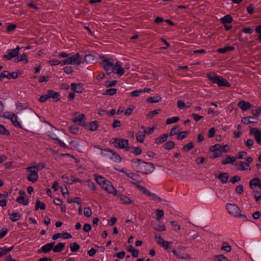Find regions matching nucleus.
I'll list each match as a JSON object with an SVG mask.
<instances>
[{"instance_id": "nucleus-1", "label": "nucleus", "mask_w": 261, "mask_h": 261, "mask_svg": "<svg viewBox=\"0 0 261 261\" xmlns=\"http://www.w3.org/2000/svg\"><path fill=\"white\" fill-rule=\"evenodd\" d=\"M132 163L135 171L144 174L151 173L155 168L152 163L144 162L141 159H133Z\"/></svg>"}, {"instance_id": "nucleus-2", "label": "nucleus", "mask_w": 261, "mask_h": 261, "mask_svg": "<svg viewBox=\"0 0 261 261\" xmlns=\"http://www.w3.org/2000/svg\"><path fill=\"white\" fill-rule=\"evenodd\" d=\"M208 79L213 83L217 84L219 86H225L229 87L230 86V83L225 79L215 75L213 72H210L207 74Z\"/></svg>"}, {"instance_id": "nucleus-3", "label": "nucleus", "mask_w": 261, "mask_h": 261, "mask_svg": "<svg viewBox=\"0 0 261 261\" xmlns=\"http://www.w3.org/2000/svg\"><path fill=\"white\" fill-rule=\"evenodd\" d=\"M27 170L29 172L27 177L28 180L32 182H36L38 178V167L34 166L28 167L27 168Z\"/></svg>"}, {"instance_id": "nucleus-4", "label": "nucleus", "mask_w": 261, "mask_h": 261, "mask_svg": "<svg viewBox=\"0 0 261 261\" xmlns=\"http://www.w3.org/2000/svg\"><path fill=\"white\" fill-rule=\"evenodd\" d=\"M113 143L115 147L119 149L125 148L126 150H130V147H128V141L125 139H113Z\"/></svg>"}, {"instance_id": "nucleus-5", "label": "nucleus", "mask_w": 261, "mask_h": 261, "mask_svg": "<svg viewBox=\"0 0 261 261\" xmlns=\"http://www.w3.org/2000/svg\"><path fill=\"white\" fill-rule=\"evenodd\" d=\"M103 60H102V65L105 71L108 74L112 73V71L114 65V61L112 59L109 58L107 59L104 57H102Z\"/></svg>"}, {"instance_id": "nucleus-6", "label": "nucleus", "mask_w": 261, "mask_h": 261, "mask_svg": "<svg viewBox=\"0 0 261 261\" xmlns=\"http://www.w3.org/2000/svg\"><path fill=\"white\" fill-rule=\"evenodd\" d=\"M210 151L213 153V156L210 157L212 159H216L222 156V146L219 144H216L211 147Z\"/></svg>"}, {"instance_id": "nucleus-7", "label": "nucleus", "mask_w": 261, "mask_h": 261, "mask_svg": "<svg viewBox=\"0 0 261 261\" xmlns=\"http://www.w3.org/2000/svg\"><path fill=\"white\" fill-rule=\"evenodd\" d=\"M226 209L228 212L231 215L237 217H239L240 216V209L236 204L227 203L226 204Z\"/></svg>"}, {"instance_id": "nucleus-8", "label": "nucleus", "mask_w": 261, "mask_h": 261, "mask_svg": "<svg viewBox=\"0 0 261 261\" xmlns=\"http://www.w3.org/2000/svg\"><path fill=\"white\" fill-rule=\"evenodd\" d=\"M20 49V48L18 46H17L15 49H9L8 50V54L7 55H5L3 57L7 60H10L12 58L18 56Z\"/></svg>"}, {"instance_id": "nucleus-9", "label": "nucleus", "mask_w": 261, "mask_h": 261, "mask_svg": "<svg viewBox=\"0 0 261 261\" xmlns=\"http://www.w3.org/2000/svg\"><path fill=\"white\" fill-rule=\"evenodd\" d=\"M252 162V158L249 156L246 159V162H241L240 164L237 167V169L238 170H250L249 168V164Z\"/></svg>"}, {"instance_id": "nucleus-10", "label": "nucleus", "mask_w": 261, "mask_h": 261, "mask_svg": "<svg viewBox=\"0 0 261 261\" xmlns=\"http://www.w3.org/2000/svg\"><path fill=\"white\" fill-rule=\"evenodd\" d=\"M250 135H253L256 142L261 145V131L256 128L250 127Z\"/></svg>"}, {"instance_id": "nucleus-11", "label": "nucleus", "mask_w": 261, "mask_h": 261, "mask_svg": "<svg viewBox=\"0 0 261 261\" xmlns=\"http://www.w3.org/2000/svg\"><path fill=\"white\" fill-rule=\"evenodd\" d=\"M5 117L10 119L11 120L12 124L15 126L18 127L20 128H23L20 123L17 121V116L16 114H15L14 113L9 114L8 116H5Z\"/></svg>"}, {"instance_id": "nucleus-12", "label": "nucleus", "mask_w": 261, "mask_h": 261, "mask_svg": "<svg viewBox=\"0 0 261 261\" xmlns=\"http://www.w3.org/2000/svg\"><path fill=\"white\" fill-rule=\"evenodd\" d=\"M115 71H116V73L119 76H121L124 73L125 70L121 67V63L120 62H116V64L113 65L112 72H114Z\"/></svg>"}, {"instance_id": "nucleus-13", "label": "nucleus", "mask_w": 261, "mask_h": 261, "mask_svg": "<svg viewBox=\"0 0 261 261\" xmlns=\"http://www.w3.org/2000/svg\"><path fill=\"white\" fill-rule=\"evenodd\" d=\"M55 242H51L49 243H47L44 246H43L39 250H38V252L41 253H47L51 251L52 249L53 250V247L55 245Z\"/></svg>"}, {"instance_id": "nucleus-14", "label": "nucleus", "mask_w": 261, "mask_h": 261, "mask_svg": "<svg viewBox=\"0 0 261 261\" xmlns=\"http://www.w3.org/2000/svg\"><path fill=\"white\" fill-rule=\"evenodd\" d=\"M68 59L69 61H71L70 64L80 65L81 64V62L80 59V55L78 53L68 58Z\"/></svg>"}, {"instance_id": "nucleus-15", "label": "nucleus", "mask_w": 261, "mask_h": 261, "mask_svg": "<svg viewBox=\"0 0 261 261\" xmlns=\"http://www.w3.org/2000/svg\"><path fill=\"white\" fill-rule=\"evenodd\" d=\"M105 150L110 152L112 154V156L110 157L111 160L114 161L115 162H120L121 161V158L117 152L108 149H106Z\"/></svg>"}, {"instance_id": "nucleus-16", "label": "nucleus", "mask_w": 261, "mask_h": 261, "mask_svg": "<svg viewBox=\"0 0 261 261\" xmlns=\"http://www.w3.org/2000/svg\"><path fill=\"white\" fill-rule=\"evenodd\" d=\"M226 158H223L222 160V164L223 165H226L228 164H233L236 162V158L234 156H231L229 155H226Z\"/></svg>"}, {"instance_id": "nucleus-17", "label": "nucleus", "mask_w": 261, "mask_h": 261, "mask_svg": "<svg viewBox=\"0 0 261 261\" xmlns=\"http://www.w3.org/2000/svg\"><path fill=\"white\" fill-rule=\"evenodd\" d=\"M85 118V115L83 114H79L77 117L74 118L73 120V121L74 123H77L78 124L81 126L85 125V122L84 121V119Z\"/></svg>"}, {"instance_id": "nucleus-18", "label": "nucleus", "mask_w": 261, "mask_h": 261, "mask_svg": "<svg viewBox=\"0 0 261 261\" xmlns=\"http://www.w3.org/2000/svg\"><path fill=\"white\" fill-rule=\"evenodd\" d=\"M238 107L243 111H246L251 108V104L247 101L241 100L238 104Z\"/></svg>"}, {"instance_id": "nucleus-19", "label": "nucleus", "mask_w": 261, "mask_h": 261, "mask_svg": "<svg viewBox=\"0 0 261 261\" xmlns=\"http://www.w3.org/2000/svg\"><path fill=\"white\" fill-rule=\"evenodd\" d=\"M216 177L220 179L222 183L225 184L228 180L229 175L227 172H223L220 173Z\"/></svg>"}, {"instance_id": "nucleus-20", "label": "nucleus", "mask_w": 261, "mask_h": 261, "mask_svg": "<svg viewBox=\"0 0 261 261\" xmlns=\"http://www.w3.org/2000/svg\"><path fill=\"white\" fill-rule=\"evenodd\" d=\"M118 198L124 204H129L133 202V201L129 197L123 194H119Z\"/></svg>"}, {"instance_id": "nucleus-21", "label": "nucleus", "mask_w": 261, "mask_h": 261, "mask_svg": "<svg viewBox=\"0 0 261 261\" xmlns=\"http://www.w3.org/2000/svg\"><path fill=\"white\" fill-rule=\"evenodd\" d=\"M168 137V135L167 134L162 135L155 139V143L159 144L165 142L167 140Z\"/></svg>"}, {"instance_id": "nucleus-22", "label": "nucleus", "mask_w": 261, "mask_h": 261, "mask_svg": "<svg viewBox=\"0 0 261 261\" xmlns=\"http://www.w3.org/2000/svg\"><path fill=\"white\" fill-rule=\"evenodd\" d=\"M71 89L76 93H82L83 88L81 84L72 83L71 85Z\"/></svg>"}, {"instance_id": "nucleus-23", "label": "nucleus", "mask_w": 261, "mask_h": 261, "mask_svg": "<svg viewBox=\"0 0 261 261\" xmlns=\"http://www.w3.org/2000/svg\"><path fill=\"white\" fill-rule=\"evenodd\" d=\"M260 180L258 178H254L249 181V186L251 189H253L260 185Z\"/></svg>"}, {"instance_id": "nucleus-24", "label": "nucleus", "mask_w": 261, "mask_h": 261, "mask_svg": "<svg viewBox=\"0 0 261 261\" xmlns=\"http://www.w3.org/2000/svg\"><path fill=\"white\" fill-rule=\"evenodd\" d=\"M47 93H48L49 98H53V99H56V101H58L59 100V93L55 92L52 90H48L47 91Z\"/></svg>"}, {"instance_id": "nucleus-25", "label": "nucleus", "mask_w": 261, "mask_h": 261, "mask_svg": "<svg viewBox=\"0 0 261 261\" xmlns=\"http://www.w3.org/2000/svg\"><path fill=\"white\" fill-rule=\"evenodd\" d=\"M159 223H160V221H158V223H152V225L153 226V228L159 231L166 230V227H165V225L163 224V225H161L159 224Z\"/></svg>"}, {"instance_id": "nucleus-26", "label": "nucleus", "mask_w": 261, "mask_h": 261, "mask_svg": "<svg viewBox=\"0 0 261 261\" xmlns=\"http://www.w3.org/2000/svg\"><path fill=\"white\" fill-rule=\"evenodd\" d=\"M65 244L63 243H59L55 247H53V251L54 252H60L65 247Z\"/></svg>"}, {"instance_id": "nucleus-27", "label": "nucleus", "mask_w": 261, "mask_h": 261, "mask_svg": "<svg viewBox=\"0 0 261 261\" xmlns=\"http://www.w3.org/2000/svg\"><path fill=\"white\" fill-rule=\"evenodd\" d=\"M234 49V47L231 46H227L223 48H220L217 49V52L220 54H224L229 51H232Z\"/></svg>"}, {"instance_id": "nucleus-28", "label": "nucleus", "mask_w": 261, "mask_h": 261, "mask_svg": "<svg viewBox=\"0 0 261 261\" xmlns=\"http://www.w3.org/2000/svg\"><path fill=\"white\" fill-rule=\"evenodd\" d=\"M62 178L64 182L67 184L71 185L73 183L74 177L72 176H68L64 175L62 176Z\"/></svg>"}, {"instance_id": "nucleus-29", "label": "nucleus", "mask_w": 261, "mask_h": 261, "mask_svg": "<svg viewBox=\"0 0 261 261\" xmlns=\"http://www.w3.org/2000/svg\"><path fill=\"white\" fill-rule=\"evenodd\" d=\"M27 55L25 54H22L20 56H17V57L14 60L15 63H17L20 61H24L25 63H28Z\"/></svg>"}, {"instance_id": "nucleus-30", "label": "nucleus", "mask_w": 261, "mask_h": 261, "mask_svg": "<svg viewBox=\"0 0 261 261\" xmlns=\"http://www.w3.org/2000/svg\"><path fill=\"white\" fill-rule=\"evenodd\" d=\"M161 99V97L158 95L155 96L150 97L146 99V101L149 103H156L160 101Z\"/></svg>"}, {"instance_id": "nucleus-31", "label": "nucleus", "mask_w": 261, "mask_h": 261, "mask_svg": "<svg viewBox=\"0 0 261 261\" xmlns=\"http://www.w3.org/2000/svg\"><path fill=\"white\" fill-rule=\"evenodd\" d=\"M253 118H252L251 116L248 117H244L242 118V122L245 124H247L251 123H255L257 122V119L255 118V120H253Z\"/></svg>"}, {"instance_id": "nucleus-32", "label": "nucleus", "mask_w": 261, "mask_h": 261, "mask_svg": "<svg viewBox=\"0 0 261 261\" xmlns=\"http://www.w3.org/2000/svg\"><path fill=\"white\" fill-rule=\"evenodd\" d=\"M10 216V219L12 222H15L17 220H18L20 218V215L18 213H13L11 214H9Z\"/></svg>"}, {"instance_id": "nucleus-33", "label": "nucleus", "mask_w": 261, "mask_h": 261, "mask_svg": "<svg viewBox=\"0 0 261 261\" xmlns=\"http://www.w3.org/2000/svg\"><path fill=\"white\" fill-rule=\"evenodd\" d=\"M16 201L18 203H22L24 205H27L28 204L29 199H25L23 196H20L17 198Z\"/></svg>"}, {"instance_id": "nucleus-34", "label": "nucleus", "mask_w": 261, "mask_h": 261, "mask_svg": "<svg viewBox=\"0 0 261 261\" xmlns=\"http://www.w3.org/2000/svg\"><path fill=\"white\" fill-rule=\"evenodd\" d=\"M40 208L41 210H44L45 209V204L41 202L39 199H37L36 201L35 204V211Z\"/></svg>"}, {"instance_id": "nucleus-35", "label": "nucleus", "mask_w": 261, "mask_h": 261, "mask_svg": "<svg viewBox=\"0 0 261 261\" xmlns=\"http://www.w3.org/2000/svg\"><path fill=\"white\" fill-rule=\"evenodd\" d=\"M232 17L230 15H227L221 19V20L223 24L230 23L232 21Z\"/></svg>"}, {"instance_id": "nucleus-36", "label": "nucleus", "mask_w": 261, "mask_h": 261, "mask_svg": "<svg viewBox=\"0 0 261 261\" xmlns=\"http://www.w3.org/2000/svg\"><path fill=\"white\" fill-rule=\"evenodd\" d=\"M145 137V134L144 132L141 131H139L136 136L137 140L140 143H142L144 141Z\"/></svg>"}, {"instance_id": "nucleus-37", "label": "nucleus", "mask_w": 261, "mask_h": 261, "mask_svg": "<svg viewBox=\"0 0 261 261\" xmlns=\"http://www.w3.org/2000/svg\"><path fill=\"white\" fill-rule=\"evenodd\" d=\"M154 238L158 244L161 246H164V244L166 243L165 241L162 238L160 235H158L157 233L154 234Z\"/></svg>"}, {"instance_id": "nucleus-38", "label": "nucleus", "mask_w": 261, "mask_h": 261, "mask_svg": "<svg viewBox=\"0 0 261 261\" xmlns=\"http://www.w3.org/2000/svg\"><path fill=\"white\" fill-rule=\"evenodd\" d=\"M97 121H93L89 123V126L88 127V129L90 130L94 131L97 129Z\"/></svg>"}, {"instance_id": "nucleus-39", "label": "nucleus", "mask_w": 261, "mask_h": 261, "mask_svg": "<svg viewBox=\"0 0 261 261\" xmlns=\"http://www.w3.org/2000/svg\"><path fill=\"white\" fill-rule=\"evenodd\" d=\"M70 250L74 252L79 250L80 246L75 242L71 243L70 245Z\"/></svg>"}, {"instance_id": "nucleus-40", "label": "nucleus", "mask_w": 261, "mask_h": 261, "mask_svg": "<svg viewBox=\"0 0 261 261\" xmlns=\"http://www.w3.org/2000/svg\"><path fill=\"white\" fill-rule=\"evenodd\" d=\"M0 134L5 136H9L10 132L2 124H0Z\"/></svg>"}, {"instance_id": "nucleus-41", "label": "nucleus", "mask_w": 261, "mask_h": 261, "mask_svg": "<svg viewBox=\"0 0 261 261\" xmlns=\"http://www.w3.org/2000/svg\"><path fill=\"white\" fill-rule=\"evenodd\" d=\"M221 249L227 252H229L231 250V247L227 242H225L222 243Z\"/></svg>"}, {"instance_id": "nucleus-42", "label": "nucleus", "mask_w": 261, "mask_h": 261, "mask_svg": "<svg viewBox=\"0 0 261 261\" xmlns=\"http://www.w3.org/2000/svg\"><path fill=\"white\" fill-rule=\"evenodd\" d=\"M106 191H107L109 193L112 194L114 195H117V191L112 184L109 186Z\"/></svg>"}, {"instance_id": "nucleus-43", "label": "nucleus", "mask_w": 261, "mask_h": 261, "mask_svg": "<svg viewBox=\"0 0 261 261\" xmlns=\"http://www.w3.org/2000/svg\"><path fill=\"white\" fill-rule=\"evenodd\" d=\"M13 247H11L10 248H0V257L5 255L8 252L11 251L13 249Z\"/></svg>"}, {"instance_id": "nucleus-44", "label": "nucleus", "mask_w": 261, "mask_h": 261, "mask_svg": "<svg viewBox=\"0 0 261 261\" xmlns=\"http://www.w3.org/2000/svg\"><path fill=\"white\" fill-rule=\"evenodd\" d=\"M175 146V143L172 141H169L164 144V148L166 149L169 150L173 148Z\"/></svg>"}, {"instance_id": "nucleus-45", "label": "nucleus", "mask_w": 261, "mask_h": 261, "mask_svg": "<svg viewBox=\"0 0 261 261\" xmlns=\"http://www.w3.org/2000/svg\"><path fill=\"white\" fill-rule=\"evenodd\" d=\"M129 151L135 155L140 154L142 152V149L139 147H130V150Z\"/></svg>"}, {"instance_id": "nucleus-46", "label": "nucleus", "mask_w": 261, "mask_h": 261, "mask_svg": "<svg viewBox=\"0 0 261 261\" xmlns=\"http://www.w3.org/2000/svg\"><path fill=\"white\" fill-rule=\"evenodd\" d=\"M215 261H229L228 258L222 254L217 255L214 256Z\"/></svg>"}, {"instance_id": "nucleus-47", "label": "nucleus", "mask_w": 261, "mask_h": 261, "mask_svg": "<svg viewBox=\"0 0 261 261\" xmlns=\"http://www.w3.org/2000/svg\"><path fill=\"white\" fill-rule=\"evenodd\" d=\"M179 120V118L178 117H173L169 118H168L166 120V124H170L173 123H175L178 121Z\"/></svg>"}, {"instance_id": "nucleus-48", "label": "nucleus", "mask_w": 261, "mask_h": 261, "mask_svg": "<svg viewBox=\"0 0 261 261\" xmlns=\"http://www.w3.org/2000/svg\"><path fill=\"white\" fill-rule=\"evenodd\" d=\"M251 112H252V115L256 117H257L260 113H261V107H259V108H255V109H251Z\"/></svg>"}, {"instance_id": "nucleus-49", "label": "nucleus", "mask_w": 261, "mask_h": 261, "mask_svg": "<svg viewBox=\"0 0 261 261\" xmlns=\"http://www.w3.org/2000/svg\"><path fill=\"white\" fill-rule=\"evenodd\" d=\"M193 147V143L191 142L184 146L182 149L185 152H188Z\"/></svg>"}, {"instance_id": "nucleus-50", "label": "nucleus", "mask_w": 261, "mask_h": 261, "mask_svg": "<svg viewBox=\"0 0 261 261\" xmlns=\"http://www.w3.org/2000/svg\"><path fill=\"white\" fill-rule=\"evenodd\" d=\"M188 134H189V132H187V131L181 132L178 134V135L177 137V139L178 140H181L183 139H184L186 137V136L188 135Z\"/></svg>"}, {"instance_id": "nucleus-51", "label": "nucleus", "mask_w": 261, "mask_h": 261, "mask_svg": "<svg viewBox=\"0 0 261 261\" xmlns=\"http://www.w3.org/2000/svg\"><path fill=\"white\" fill-rule=\"evenodd\" d=\"M95 180L97 184L100 185L101 186L106 181H107L103 177L101 176H97L95 177Z\"/></svg>"}, {"instance_id": "nucleus-52", "label": "nucleus", "mask_w": 261, "mask_h": 261, "mask_svg": "<svg viewBox=\"0 0 261 261\" xmlns=\"http://www.w3.org/2000/svg\"><path fill=\"white\" fill-rule=\"evenodd\" d=\"M117 92V89L116 88H110L109 89H107L105 93V94L108 95H114Z\"/></svg>"}, {"instance_id": "nucleus-53", "label": "nucleus", "mask_w": 261, "mask_h": 261, "mask_svg": "<svg viewBox=\"0 0 261 261\" xmlns=\"http://www.w3.org/2000/svg\"><path fill=\"white\" fill-rule=\"evenodd\" d=\"M164 212L163 210L158 209L156 210V220L160 221V219L163 217Z\"/></svg>"}, {"instance_id": "nucleus-54", "label": "nucleus", "mask_w": 261, "mask_h": 261, "mask_svg": "<svg viewBox=\"0 0 261 261\" xmlns=\"http://www.w3.org/2000/svg\"><path fill=\"white\" fill-rule=\"evenodd\" d=\"M161 110H154L152 111H150L148 114H147V116L150 117V118H152L153 116L158 115L160 112H161Z\"/></svg>"}, {"instance_id": "nucleus-55", "label": "nucleus", "mask_w": 261, "mask_h": 261, "mask_svg": "<svg viewBox=\"0 0 261 261\" xmlns=\"http://www.w3.org/2000/svg\"><path fill=\"white\" fill-rule=\"evenodd\" d=\"M84 214L86 217H90L92 215V211L90 208L89 207H85Z\"/></svg>"}, {"instance_id": "nucleus-56", "label": "nucleus", "mask_w": 261, "mask_h": 261, "mask_svg": "<svg viewBox=\"0 0 261 261\" xmlns=\"http://www.w3.org/2000/svg\"><path fill=\"white\" fill-rule=\"evenodd\" d=\"M19 73L17 72H13L12 73L8 72V79H16L18 77Z\"/></svg>"}, {"instance_id": "nucleus-57", "label": "nucleus", "mask_w": 261, "mask_h": 261, "mask_svg": "<svg viewBox=\"0 0 261 261\" xmlns=\"http://www.w3.org/2000/svg\"><path fill=\"white\" fill-rule=\"evenodd\" d=\"M70 131L73 134H76L79 132V127L75 125L70 127Z\"/></svg>"}, {"instance_id": "nucleus-58", "label": "nucleus", "mask_w": 261, "mask_h": 261, "mask_svg": "<svg viewBox=\"0 0 261 261\" xmlns=\"http://www.w3.org/2000/svg\"><path fill=\"white\" fill-rule=\"evenodd\" d=\"M240 179L241 178L239 175H235L230 178V181L232 184H235L236 182L240 181Z\"/></svg>"}, {"instance_id": "nucleus-59", "label": "nucleus", "mask_w": 261, "mask_h": 261, "mask_svg": "<svg viewBox=\"0 0 261 261\" xmlns=\"http://www.w3.org/2000/svg\"><path fill=\"white\" fill-rule=\"evenodd\" d=\"M172 226L173 227V229L175 230H178L180 229V227L179 225L176 223V222L174 221H171L170 222Z\"/></svg>"}, {"instance_id": "nucleus-60", "label": "nucleus", "mask_w": 261, "mask_h": 261, "mask_svg": "<svg viewBox=\"0 0 261 261\" xmlns=\"http://www.w3.org/2000/svg\"><path fill=\"white\" fill-rule=\"evenodd\" d=\"M243 192V186L240 185L236 188V192L238 194H241Z\"/></svg>"}, {"instance_id": "nucleus-61", "label": "nucleus", "mask_w": 261, "mask_h": 261, "mask_svg": "<svg viewBox=\"0 0 261 261\" xmlns=\"http://www.w3.org/2000/svg\"><path fill=\"white\" fill-rule=\"evenodd\" d=\"M88 186V187L92 190V191H95L96 190V187L95 186V184L93 182L91 181L90 180H88L87 181Z\"/></svg>"}, {"instance_id": "nucleus-62", "label": "nucleus", "mask_w": 261, "mask_h": 261, "mask_svg": "<svg viewBox=\"0 0 261 261\" xmlns=\"http://www.w3.org/2000/svg\"><path fill=\"white\" fill-rule=\"evenodd\" d=\"M134 109V106H130L129 108H128L125 111V115L127 116H129L132 114L133 110Z\"/></svg>"}, {"instance_id": "nucleus-63", "label": "nucleus", "mask_w": 261, "mask_h": 261, "mask_svg": "<svg viewBox=\"0 0 261 261\" xmlns=\"http://www.w3.org/2000/svg\"><path fill=\"white\" fill-rule=\"evenodd\" d=\"M8 232V229L6 228H3L0 230V239L3 238L4 237Z\"/></svg>"}, {"instance_id": "nucleus-64", "label": "nucleus", "mask_w": 261, "mask_h": 261, "mask_svg": "<svg viewBox=\"0 0 261 261\" xmlns=\"http://www.w3.org/2000/svg\"><path fill=\"white\" fill-rule=\"evenodd\" d=\"M17 27V25L14 24H10L7 27V31L8 32H12L14 31Z\"/></svg>"}]
</instances>
